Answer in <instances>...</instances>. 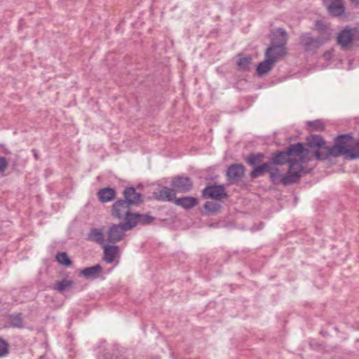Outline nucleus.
Segmentation results:
<instances>
[{
	"label": "nucleus",
	"mask_w": 359,
	"mask_h": 359,
	"mask_svg": "<svg viewBox=\"0 0 359 359\" xmlns=\"http://www.w3.org/2000/svg\"><path fill=\"white\" fill-rule=\"evenodd\" d=\"M313 154L305 148L302 143L291 145L286 151L274 154L273 163L283 165L288 163L287 174L281 178L284 185L296 183L302 177L305 168V164L310 161Z\"/></svg>",
	"instance_id": "f257e3e1"
},
{
	"label": "nucleus",
	"mask_w": 359,
	"mask_h": 359,
	"mask_svg": "<svg viewBox=\"0 0 359 359\" xmlns=\"http://www.w3.org/2000/svg\"><path fill=\"white\" fill-rule=\"evenodd\" d=\"M131 205L124 200H118L111 206V215L123 220L126 228H134L137 224H147L153 222L154 217L148 215L132 212Z\"/></svg>",
	"instance_id": "f03ea898"
},
{
	"label": "nucleus",
	"mask_w": 359,
	"mask_h": 359,
	"mask_svg": "<svg viewBox=\"0 0 359 359\" xmlns=\"http://www.w3.org/2000/svg\"><path fill=\"white\" fill-rule=\"evenodd\" d=\"M353 146V137L351 135H341L335 139V143L331 147V155L337 157L346 155L349 159L356 158L357 154H354Z\"/></svg>",
	"instance_id": "7ed1b4c3"
},
{
	"label": "nucleus",
	"mask_w": 359,
	"mask_h": 359,
	"mask_svg": "<svg viewBox=\"0 0 359 359\" xmlns=\"http://www.w3.org/2000/svg\"><path fill=\"white\" fill-rule=\"evenodd\" d=\"M357 41H359L358 27H346L337 36V43L344 49L350 47Z\"/></svg>",
	"instance_id": "20e7f679"
},
{
	"label": "nucleus",
	"mask_w": 359,
	"mask_h": 359,
	"mask_svg": "<svg viewBox=\"0 0 359 359\" xmlns=\"http://www.w3.org/2000/svg\"><path fill=\"white\" fill-rule=\"evenodd\" d=\"M287 50L285 46L278 43H271L266 49L265 57L269 58L275 64L286 55Z\"/></svg>",
	"instance_id": "39448f33"
},
{
	"label": "nucleus",
	"mask_w": 359,
	"mask_h": 359,
	"mask_svg": "<svg viewBox=\"0 0 359 359\" xmlns=\"http://www.w3.org/2000/svg\"><path fill=\"white\" fill-rule=\"evenodd\" d=\"M133 228H126L125 223L120 224H113L108 231L107 241L109 243H116L122 240L125 236V231L132 229Z\"/></svg>",
	"instance_id": "423d86ee"
},
{
	"label": "nucleus",
	"mask_w": 359,
	"mask_h": 359,
	"mask_svg": "<svg viewBox=\"0 0 359 359\" xmlns=\"http://www.w3.org/2000/svg\"><path fill=\"white\" fill-rule=\"evenodd\" d=\"M313 29L318 32L320 36L318 38L323 43L330 41L333 34V29L331 28L330 25L323 20H316Z\"/></svg>",
	"instance_id": "0eeeda50"
},
{
	"label": "nucleus",
	"mask_w": 359,
	"mask_h": 359,
	"mask_svg": "<svg viewBox=\"0 0 359 359\" xmlns=\"http://www.w3.org/2000/svg\"><path fill=\"white\" fill-rule=\"evenodd\" d=\"M171 186L177 192L186 193L191 189L192 182L188 177L178 176L172 179Z\"/></svg>",
	"instance_id": "6e6552de"
},
{
	"label": "nucleus",
	"mask_w": 359,
	"mask_h": 359,
	"mask_svg": "<svg viewBox=\"0 0 359 359\" xmlns=\"http://www.w3.org/2000/svg\"><path fill=\"white\" fill-rule=\"evenodd\" d=\"M328 13L333 16H340L344 13L343 0H324Z\"/></svg>",
	"instance_id": "1a4fd4ad"
},
{
	"label": "nucleus",
	"mask_w": 359,
	"mask_h": 359,
	"mask_svg": "<svg viewBox=\"0 0 359 359\" xmlns=\"http://www.w3.org/2000/svg\"><path fill=\"white\" fill-rule=\"evenodd\" d=\"M299 42L306 50H316L323 44L318 38H314L308 33L302 34L300 36Z\"/></svg>",
	"instance_id": "9d476101"
},
{
	"label": "nucleus",
	"mask_w": 359,
	"mask_h": 359,
	"mask_svg": "<svg viewBox=\"0 0 359 359\" xmlns=\"http://www.w3.org/2000/svg\"><path fill=\"white\" fill-rule=\"evenodd\" d=\"M224 195L223 186H209L203 191V196L205 198L219 199Z\"/></svg>",
	"instance_id": "9b49d317"
},
{
	"label": "nucleus",
	"mask_w": 359,
	"mask_h": 359,
	"mask_svg": "<svg viewBox=\"0 0 359 359\" xmlns=\"http://www.w3.org/2000/svg\"><path fill=\"white\" fill-rule=\"evenodd\" d=\"M103 259L107 263H111L118 257L119 249L117 246L105 245L103 246Z\"/></svg>",
	"instance_id": "f8f14e48"
},
{
	"label": "nucleus",
	"mask_w": 359,
	"mask_h": 359,
	"mask_svg": "<svg viewBox=\"0 0 359 359\" xmlns=\"http://www.w3.org/2000/svg\"><path fill=\"white\" fill-rule=\"evenodd\" d=\"M287 41V32L283 29L278 28L271 32V43H278L280 45L285 46Z\"/></svg>",
	"instance_id": "ddd939ff"
},
{
	"label": "nucleus",
	"mask_w": 359,
	"mask_h": 359,
	"mask_svg": "<svg viewBox=\"0 0 359 359\" xmlns=\"http://www.w3.org/2000/svg\"><path fill=\"white\" fill-rule=\"evenodd\" d=\"M126 202L130 205H137L141 201L140 194L136 192L133 187H128L123 191Z\"/></svg>",
	"instance_id": "4468645a"
},
{
	"label": "nucleus",
	"mask_w": 359,
	"mask_h": 359,
	"mask_svg": "<svg viewBox=\"0 0 359 359\" xmlns=\"http://www.w3.org/2000/svg\"><path fill=\"white\" fill-rule=\"evenodd\" d=\"M244 167L241 165H234L229 168L226 175L229 180L237 181L240 180L244 175Z\"/></svg>",
	"instance_id": "2eb2a0df"
},
{
	"label": "nucleus",
	"mask_w": 359,
	"mask_h": 359,
	"mask_svg": "<svg viewBox=\"0 0 359 359\" xmlns=\"http://www.w3.org/2000/svg\"><path fill=\"white\" fill-rule=\"evenodd\" d=\"M97 197L102 203H107L112 201L116 197V191L111 188H104L97 193Z\"/></svg>",
	"instance_id": "dca6fc26"
},
{
	"label": "nucleus",
	"mask_w": 359,
	"mask_h": 359,
	"mask_svg": "<svg viewBox=\"0 0 359 359\" xmlns=\"http://www.w3.org/2000/svg\"><path fill=\"white\" fill-rule=\"evenodd\" d=\"M175 203L184 209H191L198 204L197 198L191 196L177 198Z\"/></svg>",
	"instance_id": "f3484780"
},
{
	"label": "nucleus",
	"mask_w": 359,
	"mask_h": 359,
	"mask_svg": "<svg viewBox=\"0 0 359 359\" xmlns=\"http://www.w3.org/2000/svg\"><path fill=\"white\" fill-rule=\"evenodd\" d=\"M275 63L273 62L265 57L264 60L260 62L257 66V72L259 76H262L271 71Z\"/></svg>",
	"instance_id": "a211bd4d"
},
{
	"label": "nucleus",
	"mask_w": 359,
	"mask_h": 359,
	"mask_svg": "<svg viewBox=\"0 0 359 359\" xmlns=\"http://www.w3.org/2000/svg\"><path fill=\"white\" fill-rule=\"evenodd\" d=\"M175 196V193L173 189L168 187H163L158 193L156 198L158 200L170 201Z\"/></svg>",
	"instance_id": "6ab92c4d"
},
{
	"label": "nucleus",
	"mask_w": 359,
	"mask_h": 359,
	"mask_svg": "<svg viewBox=\"0 0 359 359\" xmlns=\"http://www.w3.org/2000/svg\"><path fill=\"white\" fill-rule=\"evenodd\" d=\"M317 151H313L308 149L310 152L313 154L312 158L310 160H313L314 158H316L319 160L326 159L329 156L331 155V147H325L323 146L321 148H318Z\"/></svg>",
	"instance_id": "aec40b11"
},
{
	"label": "nucleus",
	"mask_w": 359,
	"mask_h": 359,
	"mask_svg": "<svg viewBox=\"0 0 359 359\" xmlns=\"http://www.w3.org/2000/svg\"><path fill=\"white\" fill-rule=\"evenodd\" d=\"M101 269L100 265L96 264L91 267L85 268L82 270L81 273L86 278H95L97 277Z\"/></svg>",
	"instance_id": "412c9836"
},
{
	"label": "nucleus",
	"mask_w": 359,
	"mask_h": 359,
	"mask_svg": "<svg viewBox=\"0 0 359 359\" xmlns=\"http://www.w3.org/2000/svg\"><path fill=\"white\" fill-rule=\"evenodd\" d=\"M88 239L101 244L104 242L103 231L99 229H93L88 233Z\"/></svg>",
	"instance_id": "4be33fe9"
},
{
	"label": "nucleus",
	"mask_w": 359,
	"mask_h": 359,
	"mask_svg": "<svg viewBox=\"0 0 359 359\" xmlns=\"http://www.w3.org/2000/svg\"><path fill=\"white\" fill-rule=\"evenodd\" d=\"M272 163H265L261 165L257 166L251 172V176L254 178L262 175L264 172L271 170Z\"/></svg>",
	"instance_id": "5701e85b"
},
{
	"label": "nucleus",
	"mask_w": 359,
	"mask_h": 359,
	"mask_svg": "<svg viewBox=\"0 0 359 359\" xmlns=\"http://www.w3.org/2000/svg\"><path fill=\"white\" fill-rule=\"evenodd\" d=\"M325 144V141L318 135H311L307 139L306 145L310 148H321Z\"/></svg>",
	"instance_id": "b1692460"
},
{
	"label": "nucleus",
	"mask_w": 359,
	"mask_h": 359,
	"mask_svg": "<svg viewBox=\"0 0 359 359\" xmlns=\"http://www.w3.org/2000/svg\"><path fill=\"white\" fill-rule=\"evenodd\" d=\"M72 284H73V282L72 280H67V279H63L60 282H58L57 283H56L54 285L53 289L55 290H57L59 292H62V291L65 290L66 289L70 287L72 285Z\"/></svg>",
	"instance_id": "393cba45"
},
{
	"label": "nucleus",
	"mask_w": 359,
	"mask_h": 359,
	"mask_svg": "<svg viewBox=\"0 0 359 359\" xmlns=\"http://www.w3.org/2000/svg\"><path fill=\"white\" fill-rule=\"evenodd\" d=\"M307 125L310 131H321L324 129V125L320 120L308 122Z\"/></svg>",
	"instance_id": "a878e982"
},
{
	"label": "nucleus",
	"mask_w": 359,
	"mask_h": 359,
	"mask_svg": "<svg viewBox=\"0 0 359 359\" xmlns=\"http://www.w3.org/2000/svg\"><path fill=\"white\" fill-rule=\"evenodd\" d=\"M252 62L251 57H243L239 58L237 62L238 67L242 70L248 69Z\"/></svg>",
	"instance_id": "bb28decb"
},
{
	"label": "nucleus",
	"mask_w": 359,
	"mask_h": 359,
	"mask_svg": "<svg viewBox=\"0 0 359 359\" xmlns=\"http://www.w3.org/2000/svg\"><path fill=\"white\" fill-rule=\"evenodd\" d=\"M56 259L60 264H61L65 266H70L71 263H72L71 260L69 259L67 253H65V252L57 253L56 255Z\"/></svg>",
	"instance_id": "cd10ccee"
},
{
	"label": "nucleus",
	"mask_w": 359,
	"mask_h": 359,
	"mask_svg": "<svg viewBox=\"0 0 359 359\" xmlns=\"http://www.w3.org/2000/svg\"><path fill=\"white\" fill-rule=\"evenodd\" d=\"M10 323L15 327H22V318L20 314L11 316L10 318Z\"/></svg>",
	"instance_id": "c85d7f7f"
},
{
	"label": "nucleus",
	"mask_w": 359,
	"mask_h": 359,
	"mask_svg": "<svg viewBox=\"0 0 359 359\" xmlns=\"http://www.w3.org/2000/svg\"><path fill=\"white\" fill-rule=\"evenodd\" d=\"M9 353L8 344L0 338V358L6 356Z\"/></svg>",
	"instance_id": "c756f323"
},
{
	"label": "nucleus",
	"mask_w": 359,
	"mask_h": 359,
	"mask_svg": "<svg viewBox=\"0 0 359 359\" xmlns=\"http://www.w3.org/2000/svg\"><path fill=\"white\" fill-rule=\"evenodd\" d=\"M262 157L263 154H258L257 155L252 154L248 158L247 162L250 165H254L261 162Z\"/></svg>",
	"instance_id": "7c9ffc66"
},
{
	"label": "nucleus",
	"mask_w": 359,
	"mask_h": 359,
	"mask_svg": "<svg viewBox=\"0 0 359 359\" xmlns=\"http://www.w3.org/2000/svg\"><path fill=\"white\" fill-rule=\"evenodd\" d=\"M219 208L220 206L218 204L213 202L208 201L204 204V208L205 209V210L212 213L217 211L219 209Z\"/></svg>",
	"instance_id": "2f4dec72"
},
{
	"label": "nucleus",
	"mask_w": 359,
	"mask_h": 359,
	"mask_svg": "<svg viewBox=\"0 0 359 359\" xmlns=\"http://www.w3.org/2000/svg\"><path fill=\"white\" fill-rule=\"evenodd\" d=\"M270 177L273 180H280L281 181V178L286 175H281L278 172V170H273L272 167L271 168Z\"/></svg>",
	"instance_id": "473e14b6"
},
{
	"label": "nucleus",
	"mask_w": 359,
	"mask_h": 359,
	"mask_svg": "<svg viewBox=\"0 0 359 359\" xmlns=\"http://www.w3.org/2000/svg\"><path fill=\"white\" fill-rule=\"evenodd\" d=\"M8 166V161L6 158L0 156V173L4 172Z\"/></svg>",
	"instance_id": "72a5a7b5"
},
{
	"label": "nucleus",
	"mask_w": 359,
	"mask_h": 359,
	"mask_svg": "<svg viewBox=\"0 0 359 359\" xmlns=\"http://www.w3.org/2000/svg\"><path fill=\"white\" fill-rule=\"evenodd\" d=\"M354 149V154H357L356 158L359 156V142L354 143L353 142V146L351 147Z\"/></svg>",
	"instance_id": "f704fd0d"
},
{
	"label": "nucleus",
	"mask_w": 359,
	"mask_h": 359,
	"mask_svg": "<svg viewBox=\"0 0 359 359\" xmlns=\"http://www.w3.org/2000/svg\"><path fill=\"white\" fill-rule=\"evenodd\" d=\"M350 1L354 5H358L359 4V0H350Z\"/></svg>",
	"instance_id": "c9c22d12"
}]
</instances>
